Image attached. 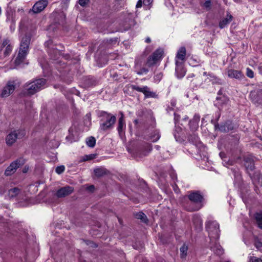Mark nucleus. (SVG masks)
I'll use <instances>...</instances> for the list:
<instances>
[{
  "mask_svg": "<svg viewBox=\"0 0 262 262\" xmlns=\"http://www.w3.org/2000/svg\"><path fill=\"white\" fill-rule=\"evenodd\" d=\"M28 51L19 48L18 54L15 60V64L16 66L20 64L24 61L28 54Z\"/></svg>",
  "mask_w": 262,
  "mask_h": 262,
  "instance_id": "dca6fc26",
  "label": "nucleus"
},
{
  "mask_svg": "<svg viewBox=\"0 0 262 262\" xmlns=\"http://www.w3.org/2000/svg\"><path fill=\"white\" fill-rule=\"evenodd\" d=\"M159 139V137H158L156 140H154V141H157V140H158V139Z\"/></svg>",
  "mask_w": 262,
  "mask_h": 262,
  "instance_id": "3c124183",
  "label": "nucleus"
},
{
  "mask_svg": "<svg viewBox=\"0 0 262 262\" xmlns=\"http://www.w3.org/2000/svg\"><path fill=\"white\" fill-rule=\"evenodd\" d=\"M163 51L160 49H158L155 51L150 56L147 61L146 64L148 67H152L160 59Z\"/></svg>",
  "mask_w": 262,
  "mask_h": 262,
  "instance_id": "423d86ee",
  "label": "nucleus"
},
{
  "mask_svg": "<svg viewBox=\"0 0 262 262\" xmlns=\"http://www.w3.org/2000/svg\"><path fill=\"white\" fill-rule=\"evenodd\" d=\"M86 142L88 146L93 147L96 144V139L94 137H90L87 139Z\"/></svg>",
  "mask_w": 262,
  "mask_h": 262,
  "instance_id": "c756f323",
  "label": "nucleus"
},
{
  "mask_svg": "<svg viewBox=\"0 0 262 262\" xmlns=\"http://www.w3.org/2000/svg\"><path fill=\"white\" fill-rule=\"evenodd\" d=\"M153 0H139L136 5V8H140L142 6V3L144 6L149 7L152 4Z\"/></svg>",
  "mask_w": 262,
  "mask_h": 262,
  "instance_id": "bb28decb",
  "label": "nucleus"
},
{
  "mask_svg": "<svg viewBox=\"0 0 262 262\" xmlns=\"http://www.w3.org/2000/svg\"><path fill=\"white\" fill-rule=\"evenodd\" d=\"M176 74L178 78L183 77L186 74V70L184 68L182 62H179L178 60L176 61Z\"/></svg>",
  "mask_w": 262,
  "mask_h": 262,
  "instance_id": "2eb2a0df",
  "label": "nucleus"
},
{
  "mask_svg": "<svg viewBox=\"0 0 262 262\" xmlns=\"http://www.w3.org/2000/svg\"><path fill=\"white\" fill-rule=\"evenodd\" d=\"M135 216L136 219H139L142 221L143 223H147L148 220L146 215L142 212H139L135 214Z\"/></svg>",
  "mask_w": 262,
  "mask_h": 262,
  "instance_id": "cd10ccee",
  "label": "nucleus"
},
{
  "mask_svg": "<svg viewBox=\"0 0 262 262\" xmlns=\"http://www.w3.org/2000/svg\"><path fill=\"white\" fill-rule=\"evenodd\" d=\"M145 41L147 42V43H150V41H151V40L150 39L149 37H147L146 38V40H145Z\"/></svg>",
  "mask_w": 262,
  "mask_h": 262,
  "instance_id": "c03bdc74",
  "label": "nucleus"
},
{
  "mask_svg": "<svg viewBox=\"0 0 262 262\" xmlns=\"http://www.w3.org/2000/svg\"><path fill=\"white\" fill-rule=\"evenodd\" d=\"M131 87L134 90L143 93L145 95V97L146 98L155 97L156 96L155 93L150 91L149 88L147 86H144L143 88H140L138 86L132 85Z\"/></svg>",
  "mask_w": 262,
  "mask_h": 262,
  "instance_id": "6e6552de",
  "label": "nucleus"
},
{
  "mask_svg": "<svg viewBox=\"0 0 262 262\" xmlns=\"http://www.w3.org/2000/svg\"><path fill=\"white\" fill-rule=\"evenodd\" d=\"M89 2V0H79V4L81 6H84L88 3Z\"/></svg>",
  "mask_w": 262,
  "mask_h": 262,
  "instance_id": "79ce46f5",
  "label": "nucleus"
},
{
  "mask_svg": "<svg viewBox=\"0 0 262 262\" xmlns=\"http://www.w3.org/2000/svg\"><path fill=\"white\" fill-rule=\"evenodd\" d=\"M215 127L223 132H228L233 129V124L230 121H227L221 125H216Z\"/></svg>",
  "mask_w": 262,
  "mask_h": 262,
  "instance_id": "a211bd4d",
  "label": "nucleus"
},
{
  "mask_svg": "<svg viewBox=\"0 0 262 262\" xmlns=\"http://www.w3.org/2000/svg\"><path fill=\"white\" fill-rule=\"evenodd\" d=\"M206 228L211 241L219 238V225L216 221H208L206 224Z\"/></svg>",
  "mask_w": 262,
  "mask_h": 262,
  "instance_id": "7ed1b4c3",
  "label": "nucleus"
},
{
  "mask_svg": "<svg viewBox=\"0 0 262 262\" xmlns=\"http://www.w3.org/2000/svg\"><path fill=\"white\" fill-rule=\"evenodd\" d=\"M257 227L262 229V212H256L254 215Z\"/></svg>",
  "mask_w": 262,
  "mask_h": 262,
  "instance_id": "412c9836",
  "label": "nucleus"
},
{
  "mask_svg": "<svg viewBox=\"0 0 262 262\" xmlns=\"http://www.w3.org/2000/svg\"><path fill=\"white\" fill-rule=\"evenodd\" d=\"M157 149H158L159 148V146H157Z\"/></svg>",
  "mask_w": 262,
  "mask_h": 262,
  "instance_id": "5fc2aeb1",
  "label": "nucleus"
},
{
  "mask_svg": "<svg viewBox=\"0 0 262 262\" xmlns=\"http://www.w3.org/2000/svg\"><path fill=\"white\" fill-rule=\"evenodd\" d=\"M208 73H207V72H204L203 73V75H204V76H207V77H208Z\"/></svg>",
  "mask_w": 262,
  "mask_h": 262,
  "instance_id": "de8ad7c7",
  "label": "nucleus"
},
{
  "mask_svg": "<svg viewBox=\"0 0 262 262\" xmlns=\"http://www.w3.org/2000/svg\"><path fill=\"white\" fill-rule=\"evenodd\" d=\"M208 78L210 81H212L213 83H217L219 80L217 77L215 76L212 73H208Z\"/></svg>",
  "mask_w": 262,
  "mask_h": 262,
  "instance_id": "f704fd0d",
  "label": "nucleus"
},
{
  "mask_svg": "<svg viewBox=\"0 0 262 262\" xmlns=\"http://www.w3.org/2000/svg\"><path fill=\"white\" fill-rule=\"evenodd\" d=\"M254 246L258 249L260 250L262 247V243L258 239L256 236H254Z\"/></svg>",
  "mask_w": 262,
  "mask_h": 262,
  "instance_id": "473e14b6",
  "label": "nucleus"
},
{
  "mask_svg": "<svg viewBox=\"0 0 262 262\" xmlns=\"http://www.w3.org/2000/svg\"><path fill=\"white\" fill-rule=\"evenodd\" d=\"M216 100L217 101L216 104L218 105L219 106L221 107V109H229V99L227 97L222 96L220 97H217Z\"/></svg>",
  "mask_w": 262,
  "mask_h": 262,
  "instance_id": "4468645a",
  "label": "nucleus"
},
{
  "mask_svg": "<svg viewBox=\"0 0 262 262\" xmlns=\"http://www.w3.org/2000/svg\"><path fill=\"white\" fill-rule=\"evenodd\" d=\"M226 262H230V261H226Z\"/></svg>",
  "mask_w": 262,
  "mask_h": 262,
  "instance_id": "4d7b16f0",
  "label": "nucleus"
},
{
  "mask_svg": "<svg viewBox=\"0 0 262 262\" xmlns=\"http://www.w3.org/2000/svg\"><path fill=\"white\" fill-rule=\"evenodd\" d=\"M249 262H262V259L254 256H250Z\"/></svg>",
  "mask_w": 262,
  "mask_h": 262,
  "instance_id": "c9c22d12",
  "label": "nucleus"
},
{
  "mask_svg": "<svg viewBox=\"0 0 262 262\" xmlns=\"http://www.w3.org/2000/svg\"><path fill=\"white\" fill-rule=\"evenodd\" d=\"M25 135V133L22 130H14L10 133L6 138V144L9 146L13 145L17 139L21 138Z\"/></svg>",
  "mask_w": 262,
  "mask_h": 262,
  "instance_id": "39448f33",
  "label": "nucleus"
},
{
  "mask_svg": "<svg viewBox=\"0 0 262 262\" xmlns=\"http://www.w3.org/2000/svg\"><path fill=\"white\" fill-rule=\"evenodd\" d=\"M52 41L51 40H49L48 41H47L46 43L47 44L48 46L50 45L51 43H52Z\"/></svg>",
  "mask_w": 262,
  "mask_h": 262,
  "instance_id": "49530a36",
  "label": "nucleus"
},
{
  "mask_svg": "<svg viewBox=\"0 0 262 262\" xmlns=\"http://www.w3.org/2000/svg\"><path fill=\"white\" fill-rule=\"evenodd\" d=\"M250 96L251 100L254 103L262 104V90L251 92Z\"/></svg>",
  "mask_w": 262,
  "mask_h": 262,
  "instance_id": "f8f14e48",
  "label": "nucleus"
},
{
  "mask_svg": "<svg viewBox=\"0 0 262 262\" xmlns=\"http://www.w3.org/2000/svg\"><path fill=\"white\" fill-rule=\"evenodd\" d=\"M171 105H172V106H175L176 104V101H175V100H172V102H171Z\"/></svg>",
  "mask_w": 262,
  "mask_h": 262,
  "instance_id": "a18cd8bd",
  "label": "nucleus"
},
{
  "mask_svg": "<svg viewBox=\"0 0 262 262\" xmlns=\"http://www.w3.org/2000/svg\"><path fill=\"white\" fill-rule=\"evenodd\" d=\"M260 73L262 74V72H261V71H260Z\"/></svg>",
  "mask_w": 262,
  "mask_h": 262,
  "instance_id": "6e6d98bb",
  "label": "nucleus"
},
{
  "mask_svg": "<svg viewBox=\"0 0 262 262\" xmlns=\"http://www.w3.org/2000/svg\"><path fill=\"white\" fill-rule=\"evenodd\" d=\"M201 6L206 10H209L211 6V0H205V2L201 4Z\"/></svg>",
  "mask_w": 262,
  "mask_h": 262,
  "instance_id": "2f4dec72",
  "label": "nucleus"
},
{
  "mask_svg": "<svg viewBox=\"0 0 262 262\" xmlns=\"http://www.w3.org/2000/svg\"><path fill=\"white\" fill-rule=\"evenodd\" d=\"M162 76H163V75L162 74V73H159L157 75H156L155 77H154V78H155V80L156 81H160V80L162 79Z\"/></svg>",
  "mask_w": 262,
  "mask_h": 262,
  "instance_id": "ea45409f",
  "label": "nucleus"
},
{
  "mask_svg": "<svg viewBox=\"0 0 262 262\" xmlns=\"http://www.w3.org/2000/svg\"><path fill=\"white\" fill-rule=\"evenodd\" d=\"M210 249L215 254L218 255H222L224 253L223 248L216 243H215L213 245L210 246Z\"/></svg>",
  "mask_w": 262,
  "mask_h": 262,
  "instance_id": "aec40b11",
  "label": "nucleus"
},
{
  "mask_svg": "<svg viewBox=\"0 0 262 262\" xmlns=\"http://www.w3.org/2000/svg\"><path fill=\"white\" fill-rule=\"evenodd\" d=\"M148 69L144 68L141 69L140 71L137 72V74L138 75H142L144 73H147L148 72Z\"/></svg>",
  "mask_w": 262,
  "mask_h": 262,
  "instance_id": "a19ab883",
  "label": "nucleus"
},
{
  "mask_svg": "<svg viewBox=\"0 0 262 262\" xmlns=\"http://www.w3.org/2000/svg\"><path fill=\"white\" fill-rule=\"evenodd\" d=\"M188 250V247L187 246L184 245L181 248H180V252H181V256L182 258H184L187 254V251Z\"/></svg>",
  "mask_w": 262,
  "mask_h": 262,
  "instance_id": "72a5a7b5",
  "label": "nucleus"
},
{
  "mask_svg": "<svg viewBox=\"0 0 262 262\" xmlns=\"http://www.w3.org/2000/svg\"><path fill=\"white\" fill-rule=\"evenodd\" d=\"M246 75L249 78H253L254 77V73L252 70L249 68L246 69Z\"/></svg>",
  "mask_w": 262,
  "mask_h": 262,
  "instance_id": "e433bc0d",
  "label": "nucleus"
},
{
  "mask_svg": "<svg viewBox=\"0 0 262 262\" xmlns=\"http://www.w3.org/2000/svg\"><path fill=\"white\" fill-rule=\"evenodd\" d=\"M232 16L231 15H227V17L220 22L219 26L221 28H224L232 20Z\"/></svg>",
  "mask_w": 262,
  "mask_h": 262,
  "instance_id": "393cba45",
  "label": "nucleus"
},
{
  "mask_svg": "<svg viewBox=\"0 0 262 262\" xmlns=\"http://www.w3.org/2000/svg\"><path fill=\"white\" fill-rule=\"evenodd\" d=\"M15 89V84L14 81H9L6 85L2 90L1 96L3 98L8 97L12 94Z\"/></svg>",
  "mask_w": 262,
  "mask_h": 262,
  "instance_id": "0eeeda50",
  "label": "nucleus"
},
{
  "mask_svg": "<svg viewBox=\"0 0 262 262\" xmlns=\"http://www.w3.org/2000/svg\"><path fill=\"white\" fill-rule=\"evenodd\" d=\"M48 2L47 0H40L37 2L33 6L32 11L34 13L41 12L47 6Z\"/></svg>",
  "mask_w": 262,
  "mask_h": 262,
  "instance_id": "1a4fd4ad",
  "label": "nucleus"
},
{
  "mask_svg": "<svg viewBox=\"0 0 262 262\" xmlns=\"http://www.w3.org/2000/svg\"><path fill=\"white\" fill-rule=\"evenodd\" d=\"M136 123H137V120L135 121Z\"/></svg>",
  "mask_w": 262,
  "mask_h": 262,
  "instance_id": "864d4df0",
  "label": "nucleus"
},
{
  "mask_svg": "<svg viewBox=\"0 0 262 262\" xmlns=\"http://www.w3.org/2000/svg\"><path fill=\"white\" fill-rule=\"evenodd\" d=\"M46 80L40 78L31 82L27 83L24 87V94L27 95H32L40 91L46 87Z\"/></svg>",
  "mask_w": 262,
  "mask_h": 262,
  "instance_id": "f257e3e1",
  "label": "nucleus"
},
{
  "mask_svg": "<svg viewBox=\"0 0 262 262\" xmlns=\"http://www.w3.org/2000/svg\"><path fill=\"white\" fill-rule=\"evenodd\" d=\"M21 165L20 161L17 160L12 162L5 170V174L6 176H11L13 174L16 169Z\"/></svg>",
  "mask_w": 262,
  "mask_h": 262,
  "instance_id": "9d476101",
  "label": "nucleus"
},
{
  "mask_svg": "<svg viewBox=\"0 0 262 262\" xmlns=\"http://www.w3.org/2000/svg\"><path fill=\"white\" fill-rule=\"evenodd\" d=\"M26 171H27L26 169H25V170H23L24 172H26Z\"/></svg>",
  "mask_w": 262,
  "mask_h": 262,
  "instance_id": "603ef678",
  "label": "nucleus"
},
{
  "mask_svg": "<svg viewBox=\"0 0 262 262\" xmlns=\"http://www.w3.org/2000/svg\"><path fill=\"white\" fill-rule=\"evenodd\" d=\"M147 148H148V151H147V152H149V151H150L152 149V148H151V146H150V145L149 144H148L147 145Z\"/></svg>",
  "mask_w": 262,
  "mask_h": 262,
  "instance_id": "37998d69",
  "label": "nucleus"
},
{
  "mask_svg": "<svg viewBox=\"0 0 262 262\" xmlns=\"http://www.w3.org/2000/svg\"><path fill=\"white\" fill-rule=\"evenodd\" d=\"M186 54V51L185 48L181 47L180 48L177 54L176 58L182 61H184L185 58Z\"/></svg>",
  "mask_w": 262,
  "mask_h": 262,
  "instance_id": "4be33fe9",
  "label": "nucleus"
},
{
  "mask_svg": "<svg viewBox=\"0 0 262 262\" xmlns=\"http://www.w3.org/2000/svg\"><path fill=\"white\" fill-rule=\"evenodd\" d=\"M189 140L195 145L200 143L198 136L195 134L190 136L189 137Z\"/></svg>",
  "mask_w": 262,
  "mask_h": 262,
  "instance_id": "7c9ffc66",
  "label": "nucleus"
},
{
  "mask_svg": "<svg viewBox=\"0 0 262 262\" xmlns=\"http://www.w3.org/2000/svg\"><path fill=\"white\" fill-rule=\"evenodd\" d=\"M90 189H94V186H93V185H92V186H90Z\"/></svg>",
  "mask_w": 262,
  "mask_h": 262,
  "instance_id": "09e8293b",
  "label": "nucleus"
},
{
  "mask_svg": "<svg viewBox=\"0 0 262 262\" xmlns=\"http://www.w3.org/2000/svg\"><path fill=\"white\" fill-rule=\"evenodd\" d=\"M92 244L94 246V247H97V245L95 244L92 243Z\"/></svg>",
  "mask_w": 262,
  "mask_h": 262,
  "instance_id": "8fccbe9b",
  "label": "nucleus"
},
{
  "mask_svg": "<svg viewBox=\"0 0 262 262\" xmlns=\"http://www.w3.org/2000/svg\"><path fill=\"white\" fill-rule=\"evenodd\" d=\"M64 169H65V168H64V166H57L56 168L55 171L58 174H60L64 171Z\"/></svg>",
  "mask_w": 262,
  "mask_h": 262,
  "instance_id": "4c0bfd02",
  "label": "nucleus"
},
{
  "mask_svg": "<svg viewBox=\"0 0 262 262\" xmlns=\"http://www.w3.org/2000/svg\"><path fill=\"white\" fill-rule=\"evenodd\" d=\"M95 155H92H92H85L82 161H88V160H92V159L95 158Z\"/></svg>",
  "mask_w": 262,
  "mask_h": 262,
  "instance_id": "58836bf2",
  "label": "nucleus"
},
{
  "mask_svg": "<svg viewBox=\"0 0 262 262\" xmlns=\"http://www.w3.org/2000/svg\"><path fill=\"white\" fill-rule=\"evenodd\" d=\"M188 198L192 202L198 204L194 208L190 209L189 211H197L202 208L201 203L203 200V196L199 191H190Z\"/></svg>",
  "mask_w": 262,
  "mask_h": 262,
  "instance_id": "20e7f679",
  "label": "nucleus"
},
{
  "mask_svg": "<svg viewBox=\"0 0 262 262\" xmlns=\"http://www.w3.org/2000/svg\"><path fill=\"white\" fill-rule=\"evenodd\" d=\"M245 166L247 170L252 171L254 169L253 160L250 158L245 159Z\"/></svg>",
  "mask_w": 262,
  "mask_h": 262,
  "instance_id": "5701e85b",
  "label": "nucleus"
},
{
  "mask_svg": "<svg viewBox=\"0 0 262 262\" xmlns=\"http://www.w3.org/2000/svg\"><path fill=\"white\" fill-rule=\"evenodd\" d=\"M226 73L228 77L230 78L241 79L244 77V75L241 71L234 69H227L226 71Z\"/></svg>",
  "mask_w": 262,
  "mask_h": 262,
  "instance_id": "ddd939ff",
  "label": "nucleus"
},
{
  "mask_svg": "<svg viewBox=\"0 0 262 262\" xmlns=\"http://www.w3.org/2000/svg\"><path fill=\"white\" fill-rule=\"evenodd\" d=\"M9 41L8 40H5L3 41L2 46L5 48V51H4V54L5 56H8L10 54L12 51V47L10 46V45L8 44Z\"/></svg>",
  "mask_w": 262,
  "mask_h": 262,
  "instance_id": "b1692460",
  "label": "nucleus"
},
{
  "mask_svg": "<svg viewBox=\"0 0 262 262\" xmlns=\"http://www.w3.org/2000/svg\"><path fill=\"white\" fill-rule=\"evenodd\" d=\"M119 114L120 115V117L118 119L117 130L119 133H121L122 132L123 128L125 127V123L124 120L123 113L122 112H120Z\"/></svg>",
  "mask_w": 262,
  "mask_h": 262,
  "instance_id": "6ab92c4d",
  "label": "nucleus"
},
{
  "mask_svg": "<svg viewBox=\"0 0 262 262\" xmlns=\"http://www.w3.org/2000/svg\"><path fill=\"white\" fill-rule=\"evenodd\" d=\"M19 192L20 189L16 187H15L9 190V195L11 198H14L19 193Z\"/></svg>",
  "mask_w": 262,
  "mask_h": 262,
  "instance_id": "c85d7f7f",
  "label": "nucleus"
},
{
  "mask_svg": "<svg viewBox=\"0 0 262 262\" xmlns=\"http://www.w3.org/2000/svg\"><path fill=\"white\" fill-rule=\"evenodd\" d=\"M73 191L74 188L72 187L67 186L58 190L56 195L58 198H63L71 194Z\"/></svg>",
  "mask_w": 262,
  "mask_h": 262,
  "instance_id": "9b49d317",
  "label": "nucleus"
},
{
  "mask_svg": "<svg viewBox=\"0 0 262 262\" xmlns=\"http://www.w3.org/2000/svg\"><path fill=\"white\" fill-rule=\"evenodd\" d=\"M99 117L101 118L100 128L104 131L112 128L116 121L115 116L104 111L100 112Z\"/></svg>",
  "mask_w": 262,
  "mask_h": 262,
  "instance_id": "f03ea898",
  "label": "nucleus"
},
{
  "mask_svg": "<svg viewBox=\"0 0 262 262\" xmlns=\"http://www.w3.org/2000/svg\"><path fill=\"white\" fill-rule=\"evenodd\" d=\"M95 176L97 177H101L106 174V170L103 168H98L94 170Z\"/></svg>",
  "mask_w": 262,
  "mask_h": 262,
  "instance_id": "a878e982",
  "label": "nucleus"
},
{
  "mask_svg": "<svg viewBox=\"0 0 262 262\" xmlns=\"http://www.w3.org/2000/svg\"><path fill=\"white\" fill-rule=\"evenodd\" d=\"M30 39L31 36L29 34H26L25 36L21 38L19 48L28 51Z\"/></svg>",
  "mask_w": 262,
  "mask_h": 262,
  "instance_id": "f3484780",
  "label": "nucleus"
}]
</instances>
